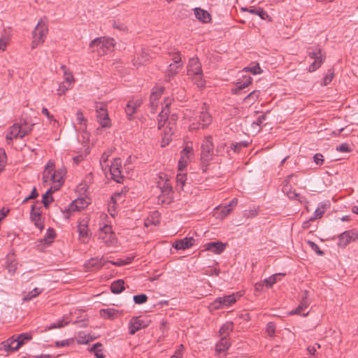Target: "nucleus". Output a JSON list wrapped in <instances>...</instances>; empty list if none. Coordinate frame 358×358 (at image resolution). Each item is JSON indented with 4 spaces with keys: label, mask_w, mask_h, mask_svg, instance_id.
I'll return each mask as SVG.
<instances>
[{
    "label": "nucleus",
    "mask_w": 358,
    "mask_h": 358,
    "mask_svg": "<svg viewBox=\"0 0 358 358\" xmlns=\"http://www.w3.org/2000/svg\"><path fill=\"white\" fill-rule=\"evenodd\" d=\"M187 76L197 85L202 88L205 86V80L203 78L201 64L198 58H191L187 64Z\"/></svg>",
    "instance_id": "obj_1"
},
{
    "label": "nucleus",
    "mask_w": 358,
    "mask_h": 358,
    "mask_svg": "<svg viewBox=\"0 0 358 358\" xmlns=\"http://www.w3.org/2000/svg\"><path fill=\"white\" fill-rule=\"evenodd\" d=\"M214 145L211 136H206L201 146V165L203 173H206L208 166L210 165V161L213 157Z\"/></svg>",
    "instance_id": "obj_2"
},
{
    "label": "nucleus",
    "mask_w": 358,
    "mask_h": 358,
    "mask_svg": "<svg viewBox=\"0 0 358 358\" xmlns=\"http://www.w3.org/2000/svg\"><path fill=\"white\" fill-rule=\"evenodd\" d=\"M114 45V39L106 37L96 38L90 44L92 50L99 55H106L108 51H111Z\"/></svg>",
    "instance_id": "obj_3"
},
{
    "label": "nucleus",
    "mask_w": 358,
    "mask_h": 358,
    "mask_svg": "<svg viewBox=\"0 0 358 358\" xmlns=\"http://www.w3.org/2000/svg\"><path fill=\"white\" fill-rule=\"evenodd\" d=\"M48 25L43 20H40L33 31L31 48L35 49L45 41L48 34Z\"/></svg>",
    "instance_id": "obj_4"
},
{
    "label": "nucleus",
    "mask_w": 358,
    "mask_h": 358,
    "mask_svg": "<svg viewBox=\"0 0 358 358\" xmlns=\"http://www.w3.org/2000/svg\"><path fill=\"white\" fill-rule=\"evenodd\" d=\"M308 55L314 62L309 66L308 71L313 72L318 69L323 63L325 56L322 53V50L318 47H310L308 49Z\"/></svg>",
    "instance_id": "obj_5"
},
{
    "label": "nucleus",
    "mask_w": 358,
    "mask_h": 358,
    "mask_svg": "<svg viewBox=\"0 0 358 358\" xmlns=\"http://www.w3.org/2000/svg\"><path fill=\"white\" fill-rule=\"evenodd\" d=\"M96 117L101 127H110V121L107 112V106L105 103H96L95 105Z\"/></svg>",
    "instance_id": "obj_6"
},
{
    "label": "nucleus",
    "mask_w": 358,
    "mask_h": 358,
    "mask_svg": "<svg viewBox=\"0 0 358 358\" xmlns=\"http://www.w3.org/2000/svg\"><path fill=\"white\" fill-rule=\"evenodd\" d=\"M25 136L26 131H23V128L20 124L15 123L9 128V131L6 136V140L8 145H11L14 138L22 139Z\"/></svg>",
    "instance_id": "obj_7"
},
{
    "label": "nucleus",
    "mask_w": 358,
    "mask_h": 358,
    "mask_svg": "<svg viewBox=\"0 0 358 358\" xmlns=\"http://www.w3.org/2000/svg\"><path fill=\"white\" fill-rule=\"evenodd\" d=\"M198 124L202 129L208 127L212 122V117L208 113L206 103H203L199 112V115L196 117Z\"/></svg>",
    "instance_id": "obj_8"
},
{
    "label": "nucleus",
    "mask_w": 358,
    "mask_h": 358,
    "mask_svg": "<svg viewBox=\"0 0 358 358\" xmlns=\"http://www.w3.org/2000/svg\"><path fill=\"white\" fill-rule=\"evenodd\" d=\"M99 238L101 239L106 245H113L115 242V235L110 225L105 224L100 228Z\"/></svg>",
    "instance_id": "obj_9"
},
{
    "label": "nucleus",
    "mask_w": 358,
    "mask_h": 358,
    "mask_svg": "<svg viewBox=\"0 0 358 358\" xmlns=\"http://www.w3.org/2000/svg\"><path fill=\"white\" fill-rule=\"evenodd\" d=\"M148 325L149 322L145 321L141 317H134L129 323V333L134 335L136 331L147 327Z\"/></svg>",
    "instance_id": "obj_10"
},
{
    "label": "nucleus",
    "mask_w": 358,
    "mask_h": 358,
    "mask_svg": "<svg viewBox=\"0 0 358 358\" xmlns=\"http://www.w3.org/2000/svg\"><path fill=\"white\" fill-rule=\"evenodd\" d=\"M237 299L234 294L217 298L212 306L215 309L222 308L224 306H229L236 301Z\"/></svg>",
    "instance_id": "obj_11"
},
{
    "label": "nucleus",
    "mask_w": 358,
    "mask_h": 358,
    "mask_svg": "<svg viewBox=\"0 0 358 358\" xmlns=\"http://www.w3.org/2000/svg\"><path fill=\"white\" fill-rule=\"evenodd\" d=\"M121 159L120 158L114 159L110 167V173L112 176V178L117 182H122L123 180V176L121 171Z\"/></svg>",
    "instance_id": "obj_12"
},
{
    "label": "nucleus",
    "mask_w": 358,
    "mask_h": 358,
    "mask_svg": "<svg viewBox=\"0 0 358 358\" xmlns=\"http://www.w3.org/2000/svg\"><path fill=\"white\" fill-rule=\"evenodd\" d=\"M78 232L79 239L81 240L83 243H86L89 241L91 233L88 228L87 221L82 220L79 222L78 225Z\"/></svg>",
    "instance_id": "obj_13"
},
{
    "label": "nucleus",
    "mask_w": 358,
    "mask_h": 358,
    "mask_svg": "<svg viewBox=\"0 0 358 358\" xmlns=\"http://www.w3.org/2000/svg\"><path fill=\"white\" fill-rule=\"evenodd\" d=\"M164 105V107L162 108V110L161 113H159L158 116V128L161 129L162 127H164L166 122L169 121V117L168 115L170 113L169 110V105L171 104V101L169 98L166 99L164 100V102L163 103Z\"/></svg>",
    "instance_id": "obj_14"
},
{
    "label": "nucleus",
    "mask_w": 358,
    "mask_h": 358,
    "mask_svg": "<svg viewBox=\"0 0 358 358\" xmlns=\"http://www.w3.org/2000/svg\"><path fill=\"white\" fill-rule=\"evenodd\" d=\"M30 217L35 226L42 231L44 229V223L41 220V207L36 208L35 205H32Z\"/></svg>",
    "instance_id": "obj_15"
},
{
    "label": "nucleus",
    "mask_w": 358,
    "mask_h": 358,
    "mask_svg": "<svg viewBox=\"0 0 358 358\" xmlns=\"http://www.w3.org/2000/svg\"><path fill=\"white\" fill-rule=\"evenodd\" d=\"M310 304V301L308 299V292L305 290L301 296V301L297 308L291 312V314H298L301 315L303 316H306L307 313H303V311L306 309Z\"/></svg>",
    "instance_id": "obj_16"
},
{
    "label": "nucleus",
    "mask_w": 358,
    "mask_h": 358,
    "mask_svg": "<svg viewBox=\"0 0 358 358\" xmlns=\"http://www.w3.org/2000/svg\"><path fill=\"white\" fill-rule=\"evenodd\" d=\"M252 82V78L248 75H244L241 78L238 79L236 83V87L232 90L234 94H238L244 88L249 86Z\"/></svg>",
    "instance_id": "obj_17"
},
{
    "label": "nucleus",
    "mask_w": 358,
    "mask_h": 358,
    "mask_svg": "<svg viewBox=\"0 0 358 358\" xmlns=\"http://www.w3.org/2000/svg\"><path fill=\"white\" fill-rule=\"evenodd\" d=\"M195 240L193 237H185L175 241L173 246L176 250H186L192 247L194 244Z\"/></svg>",
    "instance_id": "obj_18"
},
{
    "label": "nucleus",
    "mask_w": 358,
    "mask_h": 358,
    "mask_svg": "<svg viewBox=\"0 0 358 358\" xmlns=\"http://www.w3.org/2000/svg\"><path fill=\"white\" fill-rule=\"evenodd\" d=\"M109 261L103 260V259H99L97 257L91 258L85 263V267L87 269H99L103 266H106Z\"/></svg>",
    "instance_id": "obj_19"
},
{
    "label": "nucleus",
    "mask_w": 358,
    "mask_h": 358,
    "mask_svg": "<svg viewBox=\"0 0 358 358\" xmlns=\"http://www.w3.org/2000/svg\"><path fill=\"white\" fill-rule=\"evenodd\" d=\"M65 172L63 170H57L54 171L51 175V181L54 183L55 190H58L64 182V176Z\"/></svg>",
    "instance_id": "obj_20"
},
{
    "label": "nucleus",
    "mask_w": 358,
    "mask_h": 358,
    "mask_svg": "<svg viewBox=\"0 0 358 358\" xmlns=\"http://www.w3.org/2000/svg\"><path fill=\"white\" fill-rule=\"evenodd\" d=\"M204 247L206 250H209L215 254L219 255L225 250L226 245L220 241H217L208 243L205 244Z\"/></svg>",
    "instance_id": "obj_21"
},
{
    "label": "nucleus",
    "mask_w": 358,
    "mask_h": 358,
    "mask_svg": "<svg viewBox=\"0 0 358 358\" xmlns=\"http://www.w3.org/2000/svg\"><path fill=\"white\" fill-rule=\"evenodd\" d=\"M194 12L196 19L203 23H208L210 22L211 16L208 11L200 8H196L194 9Z\"/></svg>",
    "instance_id": "obj_22"
},
{
    "label": "nucleus",
    "mask_w": 358,
    "mask_h": 358,
    "mask_svg": "<svg viewBox=\"0 0 358 358\" xmlns=\"http://www.w3.org/2000/svg\"><path fill=\"white\" fill-rule=\"evenodd\" d=\"M351 241H352V238L350 230L345 231L338 236V245L341 248H345Z\"/></svg>",
    "instance_id": "obj_23"
},
{
    "label": "nucleus",
    "mask_w": 358,
    "mask_h": 358,
    "mask_svg": "<svg viewBox=\"0 0 358 358\" xmlns=\"http://www.w3.org/2000/svg\"><path fill=\"white\" fill-rule=\"evenodd\" d=\"M55 168V163L52 160H49L45 165V169L43 173V180L44 182H47L49 180H51V175L53 174Z\"/></svg>",
    "instance_id": "obj_24"
},
{
    "label": "nucleus",
    "mask_w": 358,
    "mask_h": 358,
    "mask_svg": "<svg viewBox=\"0 0 358 358\" xmlns=\"http://www.w3.org/2000/svg\"><path fill=\"white\" fill-rule=\"evenodd\" d=\"M31 338V335L27 333H23L18 335L17 338L13 340V343H15V345L13 348L15 350H18L21 345L24 344L26 341H30Z\"/></svg>",
    "instance_id": "obj_25"
},
{
    "label": "nucleus",
    "mask_w": 358,
    "mask_h": 358,
    "mask_svg": "<svg viewBox=\"0 0 358 358\" xmlns=\"http://www.w3.org/2000/svg\"><path fill=\"white\" fill-rule=\"evenodd\" d=\"M230 343L229 342L226 336H224L220 341L217 343L215 350L218 353L226 351L230 347Z\"/></svg>",
    "instance_id": "obj_26"
},
{
    "label": "nucleus",
    "mask_w": 358,
    "mask_h": 358,
    "mask_svg": "<svg viewBox=\"0 0 358 358\" xmlns=\"http://www.w3.org/2000/svg\"><path fill=\"white\" fill-rule=\"evenodd\" d=\"M99 313L101 317L103 319L113 320L117 315L118 311L114 308H109L106 309H101Z\"/></svg>",
    "instance_id": "obj_27"
},
{
    "label": "nucleus",
    "mask_w": 358,
    "mask_h": 358,
    "mask_svg": "<svg viewBox=\"0 0 358 358\" xmlns=\"http://www.w3.org/2000/svg\"><path fill=\"white\" fill-rule=\"evenodd\" d=\"M124 289V281L123 280H117L110 285V290L113 294H120Z\"/></svg>",
    "instance_id": "obj_28"
},
{
    "label": "nucleus",
    "mask_w": 358,
    "mask_h": 358,
    "mask_svg": "<svg viewBox=\"0 0 358 358\" xmlns=\"http://www.w3.org/2000/svg\"><path fill=\"white\" fill-rule=\"evenodd\" d=\"M180 69V65L171 64L169 66L166 74L165 76L166 81L169 82L171 80V78L178 73Z\"/></svg>",
    "instance_id": "obj_29"
},
{
    "label": "nucleus",
    "mask_w": 358,
    "mask_h": 358,
    "mask_svg": "<svg viewBox=\"0 0 358 358\" xmlns=\"http://www.w3.org/2000/svg\"><path fill=\"white\" fill-rule=\"evenodd\" d=\"M6 265L10 273L13 274L15 272L17 269V262L13 255H8Z\"/></svg>",
    "instance_id": "obj_30"
},
{
    "label": "nucleus",
    "mask_w": 358,
    "mask_h": 358,
    "mask_svg": "<svg viewBox=\"0 0 358 358\" xmlns=\"http://www.w3.org/2000/svg\"><path fill=\"white\" fill-rule=\"evenodd\" d=\"M87 206V202L84 199H78L72 202L71 208L73 210H80Z\"/></svg>",
    "instance_id": "obj_31"
},
{
    "label": "nucleus",
    "mask_w": 358,
    "mask_h": 358,
    "mask_svg": "<svg viewBox=\"0 0 358 358\" xmlns=\"http://www.w3.org/2000/svg\"><path fill=\"white\" fill-rule=\"evenodd\" d=\"M56 234L52 228H48L43 238L41 239V243L49 245L52 242Z\"/></svg>",
    "instance_id": "obj_32"
},
{
    "label": "nucleus",
    "mask_w": 358,
    "mask_h": 358,
    "mask_svg": "<svg viewBox=\"0 0 358 358\" xmlns=\"http://www.w3.org/2000/svg\"><path fill=\"white\" fill-rule=\"evenodd\" d=\"M193 154V149L192 147L186 146L180 152V159L188 163L189 157Z\"/></svg>",
    "instance_id": "obj_33"
},
{
    "label": "nucleus",
    "mask_w": 358,
    "mask_h": 358,
    "mask_svg": "<svg viewBox=\"0 0 358 358\" xmlns=\"http://www.w3.org/2000/svg\"><path fill=\"white\" fill-rule=\"evenodd\" d=\"M102 345L100 343H96L90 349V352H93L97 358H104V355L102 350L100 349Z\"/></svg>",
    "instance_id": "obj_34"
},
{
    "label": "nucleus",
    "mask_w": 358,
    "mask_h": 358,
    "mask_svg": "<svg viewBox=\"0 0 358 358\" xmlns=\"http://www.w3.org/2000/svg\"><path fill=\"white\" fill-rule=\"evenodd\" d=\"M94 339V337L91 336L90 334H85L83 333H79L78 336L77 342L78 344H87L90 341H92Z\"/></svg>",
    "instance_id": "obj_35"
},
{
    "label": "nucleus",
    "mask_w": 358,
    "mask_h": 358,
    "mask_svg": "<svg viewBox=\"0 0 358 358\" xmlns=\"http://www.w3.org/2000/svg\"><path fill=\"white\" fill-rule=\"evenodd\" d=\"M249 13L259 16L262 20H266L269 17L268 13L262 8H251V9L249 10Z\"/></svg>",
    "instance_id": "obj_36"
},
{
    "label": "nucleus",
    "mask_w": 358,
    "mask_h": 358,
    "mask_svg": "<svg viewBox=\"0 0 358 358\" xmlns=\"http://www.w3.org/2000/svg\"><path fill=\"white\" fill-rule=\"evenodd\" d=\"M42 290L39 289L38 288L36 287L34 288L31 292H29L27 294H26L23 299V301H29L31 300L32 299L38 296L41 293Z\"/></svg>",
    "instance_id": "obj_37"
},
{
    "label": "nucleus",
    "mask_w": 358,
    "mask_h": 358,
    "mask_svg": "<svg viewBox=\"0 0 358 358\" xmlns=\"http://www.w3.org/2000/svg\"><path fill=\"white\" fill-rule=\"evenodd\" d=\"M259 91L253 90L249 93L243 99L244 101H249L251 104L254 103L259 98Z\"/></svg>",
    "instance_id": "obj_38"
},
{
    "label": "nucleus",
    "mask_w": 358,
    "mask_h": 358,
    "mask_svg": "<svg viewBox=\"0 0 358 358\" xmlns=\"http://www.w3.org/2000/svg\"><path fill=\"white\" fill-rule=\"evenodd\" d=\"M243 72H250L253 75L260 74L262 73V69L258 63L255 64L252 66H247L243 68Z\"/></svg>",
    "instance_id": "obj_39"
},
{
    "label": "nucleus",
    "mask_w": 358,
    "mask_h": 358,
    "mask_svg": "<svg viewBox=\"0 0 358 358\" xmlns=\"http://www.w3.org/2000/svg\"><path fill=\"white\" fill-rule=\"evenodd\" d=\"M233 327L234 325L232 322H227L221 327L220 329V334L224 336L228 335L232 331Z\"/></svg>",
    "instance_id": "obj_40"
},
{
    "label": "nucleus",
    "mask_w": 358,
    "mask_h": 358,
    "mask_svg": "<svg viewBox=\"0 0 358 358\" xmlns=\"http://www.w3.org/2000/svg\"><path fill=\"white\" fill-rule=\"evenodd\" d=\"M284 275L285 274H282V275ZM280 275H282V273H275L269 278L264 279L263 283L266 284L268 287H271L277 282L278 278Z\"/></svg>",
    "instance_id": "obj_41"
},
{
    "label": "nucleus",
    "mask_w": 358,
    "mask_h": 358,
    "mask_svg": "<svg viewBox=\"0 0 358 358\" xmlns=\"http://www.w3.org/2000/svg\"><path fill=\"white\" fill-rule=\"evenodd\" d=\"M126 114L129 120L132 119L133 115L136 113V109L133 106V101H129L125 108Z\"/></svg>",
    "instance_id": "obj_42"
},
{
    "label": "nucleus",
    "mask_w": 358,
    "mask_h": 358,
    "mask_svg": "<svg viewBox=\"0 0 358 358\" xmlns=\"http://www.w3.org/2000/svg\"><path fill=\"white\" fill-rule=\"evenodd\" d=\"M325 211V208L323 205H322L320 207H318L315 209L314 212V216L310 218V221H313L317 219L321 218Z\"/></svg>",
    "instance_id": "obj_43"
},
{
    "label": "nucleus",
    "mask_w": 358,
    "mask_h": 358,
    "mask_svg": "<svg viewBox=\"0 0 358 358\" xmlns=\"http://www.w3.org/2000/svg\"><path fill=\"white\" fill-rule=\"evenodd\" d=\"M134 257H127L125 259H118L117 261H109V263L117 266H124L130 264Z\"/></svg>",
    "instance_id": "obj_44"
},
{
    "label": "nucleus",
    "mask_w": 358,
    "mask_h": 358,
    "mask_svg": "<svg viewBox=\"0 0 358 358\" xmlns=\"http://www.w3.org/2000/svg\"><path fill=\"white\" fill-rule=\"evenodd\" d=\"M134 301L136 304H143L148 301V296L145 294L134 296Z\"/></svg>",
    "instance_id": "obj_45"
},
{
    "label": "nucleus",
    "mask_w": 358,
    "mask_h": 358,
    "mask_svg": "<svg viewBox=\"0 0 358 358\" xmlns=\"http://www.w3.org/2000/svg\"><path fill=\"white\" fill-rule=\"evenodd\" d=\"M13 338L8 339L6 341L3 342V348L6 351H15L13 348L15 345V343H13Z\"/></svg>",
    "instance_id": "obj_46"
},
{
    "label": "nucleus",
    "mask_w": 358,
    "mask_h": 358,
    "mask_svg": "<svg viewBox=\"0 0 358 358\" xmlns=\"http://www.w3.org/2000/svg\"><path fill=\"white\" fill-rule=\"evenodd\" d=\"M62 69L64 70L65 81L69 83V86L74 81L73 76L71 72L66 71V68L64 65L62 66Z\"/></svg>",
    "instance_id": "obj_47"
},
{
    "label": "nucleus",
    "mask_w": 358,
    "mask_h": 358,
    "mask_svg": "<svg viewBox=\"0 0 358 358\" xmlns=\"http://www.w3.org/2000/svg\"><path fill=\"white\" fill-rule=\"evenodd\" d=\"M266 331L268 336H273L275 332V324L273 322H268L266 324Z\"/></svg>",
    "instance_id": "obj_48"
},
{
    "label": "nucleus",
    "mask_w": 358,
    "mask_h": 358,
    "mask_svg": "<svg viewBox=\"0 0 358 358\" xmlns=\"http://www.w3.org/2000/svg\"><path fill=\"white\" fill-rule=\"evenodd\" d=\"M6 154L4 150H0V171H1L6 164Z\"/></svg>",
    "instance_id": "obj_49"
},
{
    "label": "nucleus",
    "mask_w": 358,
    "mask_h": 358,
    "mask_svg": "<svg viewBox=\"0 0 358 358\" xmlns=\"http://www.w3.org/2000/svg\"><path fill=\"white\" fill-rule=\"evenodd\" d=\"M69 324V322H64V320H59L55 323L51 324L48 329L49 330L55 329V328H61Z\"/></svg>",
    "instance_id": "obj_50"
},
{
    "label": "nucleus",
    "mask_w": 358,
    "mask_h": 358,
    "mask_svg": "<svg viewBox=\"0 0 358 358\" xmlns=\"http://www.w3.org/2000/svg\"><path fill=\"white\" fill-rule=\"evenodd\" d=\"M187 180V175L185 173H178L176 176V180L178 184L181 185V188L184 186Z\"/></svg>",
    "instance_id": "obj_51"
},
{
    "label": "nucleus",
    "mask_w": 358,
    "mask_h": 358,
    "mask_svg": "<svg viewBox=\"0 0 358 358\" xmlns=\"http://www.w3.org/2000/svg\"><path fill=\"white\" fill-rule=\"evenodd\" d=\"M288 188H289V186L288 185H285L283 187L282 191L284 192H287V194L289 198L298 199V197L299 196V194H297L296 192H295V191L287 192Z\"/></svg>",
    "instance_id": "obj_52"
},
{
    "label": "nucleus",
    "mask_w": 358,
    "mask_h": 358,
    "mask_svg": "<svg viewBox=\"0 0 358 358\" xmlns=\"http://www.w3.org/2000/svg\"><path fill=\"white\" fill-rule=\"evenodd\" d=\"M336 150L341 152H350L352 151V149L350 148V145L348 143H342L339 146L336 147Z\"/></svg>",
    "instance_id": "obj_53"
},
{
    "label": "nucleus",
    "mask_w": 358,
    "mask_h": 358,
    "mask_svg": "<svg viewBox=\"0 0 358 358\" xmlns=\"http://www.w3.org/2000/svg\"><path fill=\"white\" fill-rule=\"evenodd\" d=\"M334 76V72L331 69H329L328 71V74L324 78L323 85H327L328 84H329L331 82Z\"/></svg>",
    "instance_id": "obj_54"
},
{
    "label": "nucleus",
    "mask_w": 358,
    "mask_h": 358,
    "mask_svg": "<svg viewBox=\"0 0 358 358\" xmlns=\"http://www.w3.org/2000/svg\"><path fill=\"white\" fill-rule=\"evenodd\" d=\"M53 201V197L52 196H48V194H45L43 196L42 203H43L45 208H48L49 204Z\"/></svg>",
    "instance_id": "obj_55"
},
{
    "label": "nucleus",
    "mask_w": 358,
    "mask_h": 358,
    "mask_svg": "<svg viewBox=\"0 0 358 358\" xmlns=\"http://www.w3.org/2000/svg\"><path fill=\"white\" fill-rule=\"evenodd\" d=\"M266 115H259L257 120L255 121L252 124L253 126H257L258 127V131L260 130V127H261V124L263 123V122L266 120Z\"/></svg>",
    "instance_id": "obj_56"
},
{
    "label": "nucleus",
    "mask_w": 358,
    "mask_h": 358,
    "mask_svg": "<svg viewBox=\"0 0 358 358\" xmlns=\"http://www.w3.org/2000/svg\"><path fill=\"white\" fill-rule=\"evenodd\" d=\"M323 155L320 153H317L313 156L314 162L319 166H321L324 162Z\"/></svg>",
    "instance_id": "obj_57"
},
{
    "label": "nucleus",
    "mask_w": 358,
    "mask_h": 358,
    "mask_svg": "<svg viewBox=\"0 0 358 358\" xmlns=\"http://www.w3.org/2000/svg\"><path fill=\"white\" fill-rule=\"evenodd\" d=\"M159 94L157 92H152L150 95V104L152 107H155L157 106V101L159 99Z\"/></svg>",
    "instance_id": "obj_58"
},
{
    "label": "nucleus",
    "mask_w": 358,
    "mask_h": 358,
    "mask_svg": "<svg viewBox=\"0 0 358 358\" xmlns=\"http://www.w3.org/2000/svg\"><path fill=\"white\" fill-rule=\"evenodd\" d=\"M308 243L309 245L310 246V248L316 253H317L318 255H322L323 254V252L320 250L319 246L315 243H314L313 241H308Z\"/></svg>",
    "instance_id": "obj_59"
},
{
    "label": "nucleus",
    "mask_w": 358,
    "mask_h": 358,
    "mask_svg": "<svg viewBox=\"0 0 358 358\" xmlns=\"http://www.w3.org/2000/svg\"><path fill=\"white\" fill-rule=\"evenodd\" d=\"M231 211V209L230 208V207L229 206H226L221 208L220 214L222 217H226L230 214Z\"/></svg>",
    "instance_id": "obj_60"
},
{
    "label": "nucleus",
    "mask_w": 358,
    "mask_h": 358,
    "mask_svg": "<svg viewBox=\"0 0 358 358\" xmlns=\"http://www.w3.org/2000/svg\"><path fill=\"white\" fill-rule=\"evenodd\" d=\"M42 113H43L44 115H45V116L48 117V120H50V121H54L55 122H57V121H56V120L54 118L53 115H52L49 113L48 110L46 108L43 107V108H42Z\"/></svg>",
    "instance_id": "obj_61"
},
{
    "label": "nucleus",
    "mask_w": 358,
    "mask_h": 358,
    "mask_svg": "<svg viewBox=\"0 0 358 358\" xmlns=\"http://www.w3.org/2000/svg\"><path fill=\"white\" fill-rule=\"evenodd\" d=\"M71 342H72L71 340L67 339V340H64V341H57L55 343V345L57 347H65V346H69Z\"/></svg>",
    "instance_id": "obj_62"
},
{
    "label": "nucleus",
    "mask_w": 358,
    "mask_h": 358,
    "mask_svg": "<svg viewBox=\"0 0 358 358\" xmlns=\"http://www.w3.org/2000/svg\"><path fill=\"white\" fill-rule=\"evenodd\" d=\"M76 120L80 124H82L83 122H86V119L84 117V115L81 111H78L76 113Z\"/></svg>",
    "instance_id": "obj_63"
},
{
    "label": "nucleus",
    "mask_w": 358,
    "mask_h": 358,
    "mask_svg": "<svg viewBox=\"0 0 358 358\" xmlns=\"http://www.w3.org/2000/svg\"><path fill=\"white\" fill-rule=\"evenodd\" d=\"M183 348V345H180V348L177 349L175 351L174 355H173L171 358H181L182 357V350Z\"/></svg>",
    "instance_id": "obj_64"
}]
</instances>
